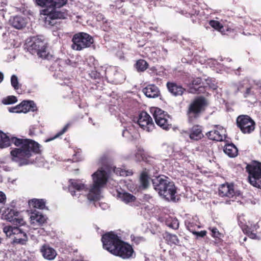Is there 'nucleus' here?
<instances>
[{
    "mask_svg": "<svg viewBox=\"0 0 261 261\" xmlns=\"http://www.w3.org/2000/svg\"><path fill=\"white\" fill-rule=\"evenodd\" d=\"M68 191L73 197L78 196L76 192L82 191H87L89 189L87 185L82 183L80 180L75 179H70L68 187Z\"/></svg>",
    "mask_w": 261,
    "mask_h": 261,
    "instance_id": "obj_16",
    "label": "nucleus"
},
{
    "mask_svg": "<svg viewBox=\"0 0 261 261\" xmlns=\"http://www.w3.org/2000/svg\"><path fill=\"white\" fill-rule=\"evenodd\" d=\"M35 2L37 6L44 8L40 11V14L44 16V22L47 27L55 25L57 19H64L68 16L67 10H57L66 5L68 0H35Z\"/></svg>",
    "mask_w": 261,
    "mask_h": 261,
    "instance_id": "obj_1",
    "label": "nucleus"
},
{
    "mask_svg": "<svg viewBox=\"0 0 261 261\" xmlns=\"http://www.w3.org/2000/svg\"><path fill=\"white\" fill-rule=\"evenodd\" d=\"M134 254L135 252L132 246L122 241V243L118 247L113 250V254L123 259H128L132 257Z\"/></svg>",
    "mask_w": 261,
    "mask_h": 261,
    "instance_id": "obj_14",
    "label": "nucleus"
},
{
    "mask_svg": "<svg viewBox=\"0 0 261 261\" xmlns=\"http://www.w3.org/2000/svg\"><path fill=\"white\" fill-rule=\"evenodd\" d=\"M210 89L209 86H202L200 85L197 89L196 90L197 92H195L194 94H205L207 95L208 92L207 91Z\"/></svg>",
    "mask_w": 261,
    "mask_h": 261,
    "instance_id": "obj_42",
    "label": "nucleus"
},
{
    "mask_svg": "<svg viewBox=\"0 0 261 261\" xmlns=\"http://www.w3.org/2000/svg\"><path fill=\"white\" fill-rule=\"evenodd\" d=\"M210 25L219 32H222L223 29V25L218 21L215 20H211L209 21Z\"/></svg>",
    "mask_w": 261,
    "mask_h": 261,
    "instance_id": "obj_37",
    "label": "nucleus"
},
{
    "mask_svg": "<svg viewBox=\"0 0 261 261\" xmlns=\"http://www.w3.org/2000/svg\"><path fill=\"white\" fill-rule=\"evenodd\" d=\"M40 252L43 257L49 260H54L57 255L56 250L46 244H44L41 247Z\"/></svg>",
    "mask_w": 261,
    "mask_h": 261,
    "instance_id": "obj_21",
    "label": "nucleus"
},
{
    "mask_svg": "<svg viewBox=\"0 0 261 261\" xmlns=\"http://www.w3.org/2000/svg\"><path fill=\"white\" fill-rule=\"evenodd\" d=\"M10 23L14 28L21 29L27 24L26 19L20 16H15L10 19Z\"/></svg>",
    "mask_w": 261,
    "mask_h": 261,
    "instance_id": "obj_25",
    "label": "nucleus"
},
{
    "mask_svg": "<svg viewBox=\"0 0 261 261\" xmlns=\"http://www.w3.org/2000/svg\"><path fill=\"white\" fill-rule=\"evenodd\" d=\"M148 67V63L143 59L138 60L135 64V67L138 71H144Z\"/></svg>",
    "mask_w": 261,
    "mask_h": 261,
    "instance_id": "obj_32",
    "label": "nucleus"
},
{
    "mask_svg": "<svg viewBox=\"0 0 261 261\" xmlns=\"http://www.w3.org/2000/svg\"><path fill=\"white\" fill-rule=\"evenodd\" d=\"M31 224L33 227L41 226L46 221L45 217L39 212L34 213L31 216Z\"/></svg>",
    "mask_w": 261,
    "mask_h": 261,
    "instance_id": "obj_24",
    "label": "nucleus"
},
{
    "mask_svg": "<svg viewBox=\"0 0 261 261\" xmlns=\"http://www.w3.org/2000/svg\"><path fill=\"white\" fill-rule=\"evenodd\" d=\"M202 83V79L200 77L193 79L189 84L190 92L195 93L196 92L197 87L200 86Z\"/></svg>",
    "mask_w": 261,
    "mask_h": 261,
    "instance_id": "obj_29",
    "label": "nucleus"
},
{
    "mask_svg": "<svg viewBox=\"0 0 261 261\" xmlns=\"http://www.w3.org/2000/svg\"><path fill=\"white\" fill-rule=\"evenodd\" d=\"M4 79V74L3 73L0 71V83L3 81Z\"/></svg>",
    "mask_w": 261,
    "mask_h": 261,
    "instance_id": "obj_52",
    "label": "nucleus"
},
{
    "mask_svg": "<svg viewBox=\"0 0 261 261\" xmlns=\"http://www.w3.org/2000/svg\"><path fill=\"white\" fill-rule=\"evenodd\" d=\"M5 226L3 228V231L7 237L13 239V244L21 245H25L28 241V236L26 232L20 228V226Z\"/></svg>",
    "mask_w": 261,
    "mask_h": 261,
    "instance_id": "obj_8",
    "label": "nucleus"
},
{
    "mask_svg": "<svg viewBox=\"0 0 261 261\" xmlns=\"http://www.w3.org/2000/svg\"><path fill=\"white\" fill-rule=\"evenodd\" d=\"M225 130L223 127L219 125H215L214 129L206 134L207 138L211 140L215 141H223L225 138Z\"/></svg>",
    "mask_w": 261,
    "mask_h": 261,
    "instance_id": "obj_18",
    "label": "nucleus"
},
{
    "mask_svg": "<svg viewBox=\"0 0 261 261\" xmlns=\"http://www.w3.org/2000/svg\"><path fill=\"white\" fill-rule=\"evenodd\" d=\"M28 51L32 55H37L39 58L50 60L52 55L47 52V46L44 40L38 36L32 37L27 44Z\"/></svg>",
    "mask_w": 261,
    "mask_h": 261,
    "instance_id": "obj_6",
    "label": "nucleus"
},
{
    "mask_svg": "<svg viewBox=\"0 0 261 261\" xmlns=\"http://www.w3.org/2000/svg\"><path fill=\"white\" fill-rule=\"evenodd\" d=\"M140 180L142 186L146 189L149 185V176L147 172H143L140 175Z\"/></svg>",
    "mask_w": 261,
    "mask_h": 261,
    "instance_id": "obj_35",
    "label": "nucleus"
},
{
    "mask_svg": "<svg viewBox=\"0 0 261 261\" xmlns=\"http://www.w3.org/2000/svg\"><path fill=\"white\" fill-rule=\"evenodd\" d=\"M243 230L244 233L247 235L248 237H249L250 238L252 239L256 238L257 236L256 233L251 230V229L248 226L246 228H244Z\"/></svg>",
    "mask_w": 261,
    "mask_h": 261,
    "instance_id": "obj_43",
    "label": "nucleus"
},
{
    "mask_svg": "<svg viewBox=\"0 0 261 261\" xmlns=\"http://www.w3.org/2000/svg\"><path fill=\"white\" fill-rule=\"evenodd\" d=\"M119 197L125 203H129L136 201V198L135 196L127 192L118 193Z\"/></svg>",
    "mask_w": 261,
    "mask_h": 261,
    "instance_id": "obj_28",
    "label": "nucleus"
},
{
    "mask_svg": "<svg viewBox=\"0 0 261 261\" xmlns=\"http://www.w3.org/2000/svg\"><path fill=\"white\" fill-rule=\"evenodd\" d=\"M10 146L9 137L2 130H0V148H4Z\"/></svg>",
    "mask_w": 261,
    "mask_h": 261,
    "instance_id": "obj_30",
    "label": "nucleus"
},
{
    "mask_svg": "<svg viewBox=\"0 0 261 261\" xmlns=\"http://www.w3.org/2000/svg\"><path fill=\"white\" fill-rule=\"evenodd\" d=\"M114 172L117 175L122 176H130L133 174L132 170H126L124 169L121 168H115L114 169Z\"/></svg>",
    "mask_w": 261,
    "mask_h": 261,
    "instance_id": "obj_36",
    "label": "nucleus"
},
{
    "mask_svg": "<svg viewBox=\"0 0 261 261\" xmlns=\"http://www.w3.org/2000/svg\"><path fill=\"white\" fill-rule=\"evenodd\" d=\"M93 184L91 186L87 194V198L90 201L99 200L100 190L106 185L109 174L102 168L97 170L92 175Z\"/></svg>",
    "mask_w": 261,
    "mask_h": 261,
    "instance_id": "obj_3",
    "label": "nucleus"
},
{
    "mask_svg": "<svg viewBox=\"0 0 261 261\" xmlns=\"http://www.w3.org/2000/svg\"><path fill=\"white\" fill-rule=\"evenodd\" d=\"M246 239H247V238L245 237V238H244V241H246Z\"/></svg>",
    "mask_w": 261,
    "mask_h": 261,
    "instance_id": "obj_56",
    "label": "nucleus"
},
{
    "mask_svg": "<svg viewBox=\"0 0 261 261\" xmlns=\"http://www.w3.org/2000/svg\"><path fill=\"white\" fill-rule=\"evenodd\" d=\"M1 16L3 17V19L4 18V13H2V16Z\"/></svg>",
    "mask_w": 261,
    "mask_h": 261,
    "instance_id": "obj_55",
    "label": "nucleus"
},
{
    "mask_svg": "<svg viewBox=\"0 0 261 261\" xmlns=\"http://www.w3.org/2000/svg\"><path fill=\"white\" fill-rule=\"evenodd\" d=\"M166 87L170 94L174 96H181L186 91L181 84L175 82H168Z\"/></svg>",
    "mask_w": 261,
    "mask_h": 261,
    "instance_id": "obj_19",
    "label": "nucleus"
},
{
    "mask_svg": "<svg viewBox=\"0 0 261 261\" xmlns=\"http://www.w3.org/2000/svg\"><path fill=\"white\" fill-rule=\"evenodd\" d=\"M153 116L156 124L163 129L168 130L171 128V118L167 113L159 108H156Z\"/></svg>",
    "mask_w": 261,
    "mask_h": 261,
    "instance_id": "obj_12",
    "label": "nucleus"
},
{
    "mask_svg": "<svg viewBox=\"0 0 261 261\" xmlns=\"http://www.w3.org/2000/svg\"><path fill=\"white\" fill-rule=\"evenodd\" d=\"M207 106V100L204 96L195 97L188 105L186 111L188 122L193 123L198 120L205 112Z\"/></svg>",
    "mask_w": 261,
    "mask_h": 261,
    "instance_id": "obj_4",
    "label": "nucleus"
},
{
    "mask_svg": "<svg viewBox=\"0 0 261 261\" xmlns=\"http://www.w3.org/2000/svg\"><path fill=\"white\" fill-rule=\"evenodd\" d=\"M202 126L200 125H194L190 129L189 138L194 141H198L203 138Z\"/></svg>",
    "mask_w": 261,
    "mask_h": 261,
    "instance_id": "obj_22",
    "label": "nucleus"
},
{
    "mask_svg": "<svg viewBox=\"0 0 261 261\" xmlns=\"http://www.w3.org/2000/svg\"><path fill=\"white\" fill-rule=\"evenodd\" d=\"M137 124L147 132H151L155 128V125L150 116L145 111H142L139 115Z\"/></svg>",
    "mask_w": 261,
    "mask_h": 261,
    "instance_id": "obj_13",
    "label": "nucleus"
},
{
    "mask_svg": "<svg viewBox=\"0 0 261 261\" xmlns=\"http://www.w3.org/2000/svg\"><path fill=\"white\" fill-rule=\"evenodd\" d=\"M144 94L149 98H156L160 95L159 88L154 84L147 85L142 90Z\"/></svg>",
    "mask_w": 261,
    "mask_h": 261,
    "instance_id": "obj_23",
    "label": "nucleus"
},
{
    "mask_svg": "<svg viewBox=\"0 0 261 261\" xmlns=\"http://www.w3.org/2000/svg\"><path fill=\"white\" fill-rule=\"evenodd\" d=\"M209 229L211 231V236L214 238L220 239L221 237L222 236V233L219 232L218 229L216 227L210 228Z\"/></svg>",
    "mask_w": 261,
    "mask_h": 261,
    "instance_id": "obj_44",
    "label": "nucleus"
},
{
    "mask_svg": "<svg viewBox=\"0 0 261 261\" xmlns=\"http://www.w3.org/2000/svg\"><path fill=\"white\" fill-rule=\"evenodd\" d=\"M70 124L69 123L66 124L65 125V126L60 132H59L56 135H55L53 137H51L50 138L46 139L45 140V142H49L50 141H52V140L59 137L60 136H61V135L64 134L67 130V129L69 128V127L70 126Z\"/></svg>",
    "mask_w": 261,
    "mask_h": 261,
    "instance_id": "obj_39",
    "label": "nucleus"
},
{
    "mask_svg": "<svg viewBox=\"0 0 261 261\" xmlns=\"http://www.w3.org/2000/svg\"><path fill=\"white\" fill-rule=\"evenodd\" d=\"M224 152L229 157L233 158L236 156L238 153V150L237 147L232 143H226L223 149Z\"/></svg>",
    "mask_w": 261,
    "mask_h": 261,
    "instance_id": "obj_27",
    "label": "nucleus"
},
{
    "mask_svg": "<svg viewBox=\"0 0 261 261\" xmlns=\"http://www.w3.org/2000/svg\"><path fill=\"white\" fill-rule=\"evenodd\" d=\"M236 124L243 134H250L255 127V122L247 115H240L237 118Z\"/></svg>",
    "mask_w": 261,
    "mask_h": 261,
    "instance_id": "obj_11",
    "label": "nucleus"
},
{
    "mask_svg": "<svg viewBox=\"0 0 261 261\" xmlns=\"http://www.w3.org/2000/svg\"><path fill=\"white\" fill-rule=\"evenodd\" d=\"M6 201V196L5 194L2 191H0V203L4 204Z\"/></svg>",
    "mask_w": 261,
    "mask_h": 261,
    "instance_id": "obj_48",
    "label": "nucleus"
},
{
    "mask_svg": "<svg viewBox=\"0 0 261 261\" xmlns=\"http://www.w3.org/2000/svg\"><path fill=\"white\" fill-rule=\"evenodd\" d=\"M109 160V156L107 154H104L100 158V162L101 164H105L107 163L108 160Z\"/></svg>",
    "mask_w": 261,
    "mask_h": 261,
    "instance_id": "obj_47",
    "label": "nucleus"
},
{
    "mask_svg": "<svg viewBox=\"0 0 261 261\" xmlns=\"http://www.w3.org/2000/svg\"><path fill=\"white\" fill-rule=\"evenodd\" d=\"M32 205L37 208L43 209L45 206V202L42 199H34L31 201Z\"/></svg>",
    "mask_w": 261,
    "mask_h": 261,
    "instance_id": "obj_33",
    "label": "nucleus"
},
{
    "mask_svg": "<svg viewBox=\"0 0 261 261\" xmlns=\"http://www.w3.org/2000/svg\"><path fill=\"white\" fill-rule=\"evenodd\" d=\"M89 76L93 80H99L101 78V74L96 70H92L89 73Z\"/></svg>",
    "mask_w": 261,
    "mask_h": 261,
    "instance_id": "obj_46",
    "label": "nucleus"
},
{
    "mask_svg": "<svg viewBox=\"0 0 261 261\" xmlns=\"http://www.w3.org/2000/svg\"><path fill=\"white\" fill-rule=\"evenodd\" d=\"M10 140V145L11 143L14 144L15 146L17 147H21L23 145L24 143L25 139H20L17 137H12Z\"/></svg>",
    "mask_w": 261,
    "mask_h": 261,
    "instance_id": "obj_40",
    "label": "nucleus"
},
{
    "mask_svg": "<svg viewBox=\"0 0 261 261\" xmlns=\"http://www.w3.org/2000/svg\"><path fill=\"white\" fill-rule=\"evenodd\" d=\"M0 28H1V26L0 25Z\"/></svg>",
    "mask_w": 261,
    "mask_h": 261,
    "instance_id": "obj_57",
    "label": "nucleus"
},
{
    "mask_svg": "<svg viewBox=\"0 0 261 261\" xmlns=\"http://www.w3.org/2000/svg\"><path fill=\"white\" fill-rule=\"evenodd\" d=\"M166 225L169 227L177 230L179 228V222L176 218L169 217L165 221Z\"/></svg>",
    "mask_w": 261,
    "mask_h": 261,
    "instance_id": "obj_31",
    "label": "nucleus"
},
{
    "mask_svg": "<svg viewBox=\"0 0 261 261\" xmlns=\"http://www.w3.org/2000/svg\"><path fill=\"white\" fill-rule=\"evenodd\" d=\"M58 261H65V260L63 259V258H61V259H59Z\"/></svg>",
    "mask_w": 261,
    "mask_h": 261,
    "instance_id": "obj_54",
    "label": "nucleus"
},
{
    "mask_svg": "<svg viewBox=\"0 0 261 261\" xmlns=\"http://www.w3.org/2000/svg\"><path fill=\"white\" fill-rule=\"evenodd\" d=\"M71 41V48L76 51L90 47L94 42L93 37L85 32H79L74 34Z\"/></svg>",
    "mask_w": 261,
    "mask_h": 261,
    "instance_id": "obj_7",
    "label": "nucleus"
},
{
    "mask_svg": "<svg viewBox=\"0 0 261 261\" xmlns=\"http://www.w3.org/2000/svg\"><path fill=\"white\" fill-rule=\"evenodd\" d=\"M246 170L248 173L249 183L253 187L261 189V163L253 161L247 165Z\"/></svg>",
    "mask_w": 261,
    "mask_h": 261,
    "instance_id": "obj_9",
    "label": "nucleus"
},
{
    "mask_svg": "<svg viewBox=\"0 0 261 261\" xmlns=\"http://www.w3.org/2000/svg\"><path fill=\"white\" fill-rule=\"evenodd\" d=\"M136 239L137 240V241H143V237L137 238Z\"/></svg>",
    "mask_w": 261,
    "mask_h": 261,
    "instance_id": "obj_53",
    "label": "nucleus"
},
{
    "mask_svg": "<svg viewBox=\"0 0 261 261\" xmlns=\"http://www.w3.org/2000/svg\"><path fill=\"white\" fill-rule=\"evenodd\" d=\"M11 83L12 86L15 90H17L19 88V83L18 78L16 75H12L11 77Z\"/></svg>",
    "mask_w": 261,
    "mask_h": 261,
    "instance_id": "obj_45",
    "label": "nucleus"
},
{
    "mask_svg": "<svg viewBox=\"0 0 261 261\" xmlns=\"http://www.w3.org/2000/svg\"><path fill=\"white\" fill-rule=\"evenodd\" d=\"M163 238L167 244L170 246L172 245H178L179 243V240L176 234H172L167 231L163 234Z\"/></svg>",
    "mask_w": 261,
    "mask_h": 261,
    "instance_id": "obj_26",
    "label": "nucleus"
},
{
    "mask_svg": "<svg viewBox=\"0 0 261 261\" xmlns=\"http://www.w3.org/2000/svg\"><path fill=\"white\" fill-rule=\"evenodd\" d=\"M251 89H252L251 87H249L246 89V90L244 94V96L245 97H247L249 95L253 94V92L252 91Z\"/></svg>",
    "mask_w": 261,
    "mask_h": 261,
    "instance_id": "obj_49",
    "label": "nucleus"
},
{
    "mask_svg": "<svg viewBox=\"0 0 261 261\" xmlns=\"http://www.w3.org/2000/svg\"><path fill=\"white\" fill-rule=\"evenodd\" d=\"M181 14H185L187 17L191 16L192 15H193V14L190 12H186L185 13H184L183 11H181Z\"/></svg>",
    "mask_w": 261,
    "mask_h": 261,
    "instance_id": "obj_51",
    "label": "nucleus"
},
{
    "mask_svg": "<svg viewBox=\"0 0 261 261\" xmlns=\"http://www.w3.org/2000/svg\"><path fill=\"white\" fill-rule=\"evenodd\" d=\"M35 109L36 106L34 101L23 100L19 105L12 108L10 110V112L26 113L30 111H34Z\"/></svg>",
    "mask_w": 261,
    "mask_h": 261,
    "instance_id": "obj_17",
    "label": "nucleus"
},
{
    "mask_svg": "<svg viewBox=\"0 0 261 261\" xmlns=\"http://www.w3.org/2000/svg\"><path fill=\"white\" fill-rule=\"evenodd\" d=\"M194 234L197 236V237L203 238L205 237L206 234V231L205 230H202L200 231H196Z\"/></svg>",
    "mask_w": 261,
    "mask_h": 261,
    "instance_id": "obj_50",
    "label": "nucleus"
},
{
    "mask_svg": "<svg viewBox=\"0 0 261 261\" xmlns=\"http://www.w3.org/2000/svg\"><path fill=\"white\" fill-rule=\"evenodd\" d=\"M17 101V98L15 96H8L3 100V102L5 105H10L16 102Z\"/></svg>",
    "mask_w": 261,
    "mask_h": 261,
    "instance_id": "obj_41",
    "label": "nucleus"
},
{
    "mask_svg": "<svg viewBox=\"0 0 261 261\" xmlns=\"http://www.w3.org/2000/svg\"><path fill=\"white\" fill-rule=\"evenodd\" d=\"M103 248L111 254L113 250L116 249L122 243V240L114 232L110 231L103 234L101 237Z\"/></svg>",
    "mask_w": 261,
    "mask_h": 261,
    "instance_id": "obj_10",
    "label": "nucleus"
},
{
    "mask_svg": "<svg viewBox=\"0 0 261 261\" xmlns=\"http://www.w3.org/2000/svg\"><path fill=\"white\" fill-rule=\"evenodd\" d=\"M233 185L227 183L221 185L219 188V195L221 197H233L235 195Z\"/></svg>",
    "mask_w": 261,
    "mask_h": 261,
    "instance_id": "obj_20",
    "label": "nucleus"
},
{
    "mask_svg": "<svg viewBox=\"0 0 261 261\" xmlns=\"http://www.w3.org/2000/svg\"><path fill=\"white\" fill-rule=\"evenodd\" d=\"M185 225L187 228L193 234L195 233L196 230L199 228V226L193 222L186 221Z\"/></svg>",
    "mask_w": 261,
    "mask_h": 261,
    "instance_id": "obj_38",
    "label": "nucleus"
},
{
    "mask_svg": "<svg viewBox=\"0 0 261 261\" xmlns=\"http://www.w3.org/2000/svg\"><path fill=\"white\" fill-rule=\"evenodd\" d=\"M19 212L13 208H7L4 213L5 219L16 225L22 226L25 224L24 220L19 217Z\"/></svg>",
    "mask_w": 261,
    "mask_h": 261,
    "instance_id": "obj_15",
    "label": "nucleus"
},
{
    "mask_svg": "<svg viewBox=\"0 0 261 261\" xmlns=\"http://www.w3.org/2000/svg\"><path fill=\"white\" fill-rule=\"evenodd\" d=\"M127 134H129L132 137H134L137 134V130L133 124L129 125L122 133L124 137H127Z\"/></svg>",
    "mask_w": 261,
    "mask_h": 261,
    "instance_id": "obj_34",
    "label": "nucleus"
},
{
    "mask_svg": "<svg viewBox=\"0 0 261 261\" xmlns=\"http://www.w3.org/2000/svg\"><path fill=\"white\" fill-rule=\"evenodd\" d=\"M152 182L154 189L161 196L167 200H175L176 188L173 182L164 179L160 176L153 179Z\"/></svg>",
    "mask_w": 261,
    "mask_h": 261,
    "instance_id": "obj_5",
    "label": "nucleus"
},
{
    "mask_svg": "<svg viewBox=\"0 0 261 261\" xmlns=\"http://www.w3.org/2000/svg\"><path fill=\"white\" fill-rule=\"evenodd\" d=\"M41 145L37 142L29 139H25L23 145L19 148L12 150L10 154L12 161L17 162L21 166L30 164L29 159L33 154H40Z\"/></svg>",
    "mask_w": 261,
    "mask_h": 261,
    "instance_id": "obj_2",
    "label": "nucleus"
}]
</instances>
